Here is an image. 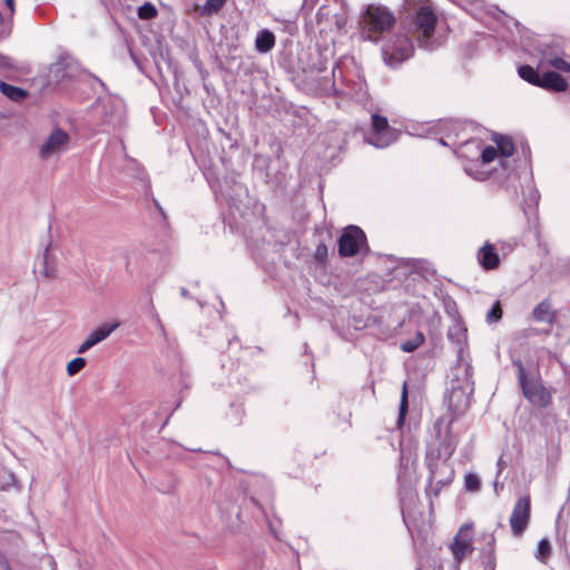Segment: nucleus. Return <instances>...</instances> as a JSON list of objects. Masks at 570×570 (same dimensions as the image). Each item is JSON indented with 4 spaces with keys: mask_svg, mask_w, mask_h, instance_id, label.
<instances>
[{
    "mask_svg": "<svg viewBox=\"0 0 570 570\" xmlns=\"http://www.w3.org/2000/svg\"><path fill=\"white\" fill-rule=\"evenodd\" d=\"M318 14L320 16H327L328 12L326 11V7H321L320 10H318Z\"/></svg>",
    "mask_w": 570,
    "mask_h": 570,
    "instance_id": "obj_38",
    "label": "nucleus"
},
{
    "mask_svg": "<svg viewBox=\"0 0 570 570\" xmlns=\"http://www.w3.org/2000/svg\"><path fill=\"white\" fill-rule=\"evenodd\" d=\"M433 429L438 441L436 458L448 460L455 451L458 439L452 434L450 422L444 417H439Z\"/></svg>",
    "mask_w": 570,
    "mask_h": 570,
    "instance_id": "obj_7",
    "label": "nucleus"
},
{
    "mask_svg": "<svg viewBox=\"0 0 570 570\" xmlns=\"http://www.w3.org/2000/svg\"><path fill=\"white\" fill-rule=\"evenodd\" d=\"M407 407H409V403H407V385H406V383H403L402 394H401V402H400V411H399V420H397L399 425L403 424V422L405 420V415L407 413Z\"/></svg>",
    "mask_w": 570,
    "mask_h": 570,
    "instance_id": "obj_22",
    "label": "nucleus"
},
{
    "mask_svg": "<svg viewBox=\"0 0 570 570\" xmlns=\"http://www.w3.org/2000/svg\"><path fill=\"white\" fill-rule=\"evenodd\" d=\"M86 366V360L83 357H76L67 364V373L69 376L76 375Z\"/></svg>",
    "mask_w": 570,
    "mask_h": 570,
    "instance_id": "obj_25",
    "label": "nucleus"
},
{
    "mask_svg": "<svg viewBox=\"0 0 570 570\" xmlns=\"http://www.w3.org/2000/svg\"><path fill=\"white\" fill-rule=\"evenodd\" d=\"M530 521V498L524 495L515 502L511 517L510 527L515 537H520L527 529Z\"/></svg>",
    "mask_w": 570,
    "mask_h": 570,
    "instance_id": "obj_10",
    "label": "nucleus"
},
{
    "mask_svg": "<svg viewBox=\"0 0 570 570\" xmlns=\"http://www.w3.org/2000/svg\"><path fill=\"white\" fill-rule=\"evenodd\" d=\"M550 554H551V543L548 539L543 538L539 541L534 556L539 561L546 562V560L550 557Z\"/></svg>",
    "mask_w": 570,
    "mask_h": 570,
    "instance_id": "obj_20",
    "label": "nucleus"
},
{
    "mask_svg": "<svg viewBox=\"0 0 570 570\" xmlns=\"http://www.w3.org/2000/svg\"><path fill=\"white\" fill-rule=\"evenodd\" d=\"M69 136L62 129H55L39 148V157L48 160L59 157L68 148Z\"/></svg>",
    "mask_w": 570,
    "mask_h": 570,
    "instance_id": "obj_8",
    "label": "nucleus"
},
{
    "mask_svg": "<svg viewBox=\"0 0 570 570\" xmlns=\"http://www.w3.org/2000/svg\"><path fill=\"white\" fill-rule=\"evenodd\" d=\"M512 363L517 367L519 384L524 397L537 407H547L550 405L551 393L543 385L542 380L540 377L529 379L521 360H513Z\"/></svg>",
    "mask_w": 570,
    "mask_h": 570,
    "instance_id": "obj_3",
    "label": "nucleus"
},
{
    "mask_svg": "<svg viewBox=\"0 0 570 570\" xmlns=\"http://www.w3.org/2000/svg\"><path fill=\"white\" fill-rule=\"evenodd\" d=\"M395 18L387 8L368 4L362 16V29L364 38L376 41L379 36L392 28Z\"/></svg>",
    "mask_w": 570,
    "mask_h": 570,
    "instance_id": "obj_2",
    "label": "nucleus"
},
{
    "mask_svg": "<svg viewBox=\"0 0 570 570\" xmlns=\"http://www.w3.org/2000/svg\"><path fill=\"white\" fill-rule=\"evenodd\" d=\"M532 317L537 322H546L552 324L556 318V313L551 308V304L548 301H542L532 312Z\"/></svg>",
    "mask_w": 570,
    "mask_h": 570,
    "instance_id": "obj_15",
    "label": "nucleus"
},
{
    "mask_svg": "<svg viewBox=\"0 0 570 570\" xmlns=\"http://www.w3.org/2000/svg\"><path fill=\"white\" fill-rule=\"evenodd\" d=\"M326 254H327V247L324 244H320L316 247V253H315L316 257L321 258V257L326 256Z\"/></svg>",
    "mask_w": 570,
    "mask_h": 570,
    "instance_id": "obj_34",
    "label": "nucleus"
},
{
    "mask_svg": "<svg viewBox=\"0 0 570 570\" xmlns=\"http://www.w3.org/2000/svg\"><path fill=\"white\" fill-rule=\"evenodd\" d=\"M424 341V336L422 333H417L415 338L412 341H406L402 343L401 348L404 352H413L416 350Z\"/></svg>",
    "mask_w": 570,
    "mask_h": 570,
    "instance_id": "obj_27",
    "label": "nucleus"
},
{
    "mask_svg": "<svg viewBox=\"0 0 570 570\" xmlns=\"http://www.w3.org/2000/svg\"><path fill=\"white\" fill-rule=\"evenodd\" d=\"M225 2L226 0H207L202 8V13L207 16L216 13L223 8Z\"/></svg>",
    "mask_w": 570,
    "mask_h": 570,
    "instance_id": "obj_23",
    "label": "nucleus"
},
{
    "mask_svg": "<svg viewBox=\"0 0 570 570\" xmlns=\"http://www.w3.org/2000/svg\"><path fill=\"white\" fill-rule=\"evenodd\" d=\"M6 4H7V7L9 8L10 13L12 14V13H13V11H14V8H13L14 0H6Z\"/></svg>",
    "mask_w": 570,
    "mask_h": 570,
    "instance_id": "obj_37",
    "label": "nucleus"
},
{
    "mask_svg": "<svg viewBox=\"0 0 570 570\" xmlns=\"http://www.w3.org/2000/svg\"><path fill=\"white\" fill-rule=\"evenodd\" d=\"M364 247H366V236L357 226L346 227L338 238V254L342 257L355 256Z\"/></svg>",
    "mask_w": 570,
    "mask_h": 570,
    "instance_id": "obj_6",
    "label": "nucleus"
},
{
    "mask_svg": "<svg viewBox=\"0 0 570 570\" xmlns=\"http://www.w3.org/2000/svg\"><path fill=\"white\" fill-rule=\"evenodd\" d=\"M58 244L49 240L46 245L43 253L38 257L37 267L40 276L47 281H52L58 274Z\"/></svg>",
    "mask_w": 570,
    "mask_h": 570,
    "instance_id": "obj_9",
    "label": "nucleus"
},
{
    "mask_svg": "<svg viewBox=\"0 0 570 570\" xmlns=\"http://www.w3.org/2000/svg\"><path fill=\"white\" fill-rule=\"evenodd\" d=\"M431 478L434 479L435 478V472L431 469Z\"/></svg>",
    "mask_w": 570,
    "mask_h": 570,
    "instance_id": "obj_41",
    "label": "nucleus"
},
{
    "mask_svg": "<svg viewBox=\"0 0 570 570\" xmlns=\"http://www.w3.org/2000/svg\"><path fill=\"white\" fill-rule=\"evenodd\" d=\"M436 16L429 6H423L416 11V26L421 36L428 41L434 33Z\"/></svg>",
    "mask_w": 570,
    "mask_h": 570,
    "instance_id": "obj_12",
    "label": "nucleus"
},
{
    "mask_svg": "<svg viewBox=\"0 0 570 570\" xmlns=\"http://www.w3.org/2000/svg\"><path fill=\"white\" fill-rule=\"evenodd\" d=\"M539 87L556 92H562L567 90L568 82L559 73L554 71H547L541 75Z\"/></svg>",
    "mask_w": 570,
    "mask_h": 570,
    "instance_id": "obj_13",
    "label": "nucleus"
},
{
    "mask_svg": "<svg viewBox=\"0 0 570 570\" xmlns=\"http://www.w3.org/2000/svg\"><path fill=\"white\" fill-rule=\"evenodd\" d=\"M547 63L557 70L570 72V63L559 57H547Z\"/></svg>",
    "mask_w": 570,
    "mask_h": 570,
    "instance_id": "obj_26",
    "label": "nucleus"
},
{
    "mask_svg": "<svg viewBox=\"0 0 570 570\" xmlns=\"http://www.w3.org/2000/svg\"><path fill=\"white\" fill-rule=\"evenodd\" d=\"M519 76L531 85L538 86L541 75L530 66H521L519 68Z\"/></svg>",
    "mask_w": 570,
    "mask_h": 570,
    "instance_id": "obj_19",
    "label": "nucleus"
},
{
    "mask_svg": "<svg viewBox=\"0 0 570 570\" xmlns=\"http://www.w3.org/2000/svg\"><path fill=\"white\" fill-rule=\"evenodd\" d=\"M502 316L500 304L497 303L487 314V321L490 323L498 322Z\"/></svg>",
    "mask_w": 570,
    "mask_h": 570,
    "instance_id": "obj_31",
    "label": "nucleus"
},
{
    "mask_svg": "<svg viewBox=\"0 0 570 570\" xmlns=\"http://www.w3.org/2000/svg\"><path fill=\"white\" fill-rule=\"evenodd\" d=\"M157 16V9L156 7L150 3L146 2L138 9V17L144 20L153 19Z\"/></svg>",
    "mask_w": 570,
    "mask_h": 570,
    "instance_id": "obj_24",
    "label": "nucleus"
},
{
    "mask_svg": "<svg viewBox=\"0 0 570 570\" xmlns=\"http://www.w3.org/2000/svg\"><path fill=\"white\" fill-rule=\"evenodd\" d=\"M464 484L466 490L474 492L480 489V479L476 474L469 473L464 476Z\"/></svg>",
    "mask_w": 570,
    "mask_h": 570,
    "instance_id": "obj_28",
    "label": "nucleus"
},
{
    "mask_svg": "<svg viewBox=\"0 0 570 570\" xmlns=\"http://www.w3.org/2000/svg\"><path fill=\"white\" fill-rule=\"evenodd\" d=\"M413 46L403 35L392 37L383 47L382 55L386 65L395 67L412 56Z\"/></svg>",
    "mask_w": 570,
    "mask_h": 570,
    "instance_id": "obj_4",
    "label": "nucleus"
},
{
    "mask_svg": "<svg viewBox=\"0 0 570 570\" xmlns=\"http://www.w3.org/2000/svg\"><path fill=\"white\" fill-rule=\"evenodd\" d=\"M0 91L13 101H20L27 96V92L23 89L3 81H0Z\"/></svg>",
    "mask_w": 570,
    "mask_h": 570,
    "instance_id": "obj_18",
    "label": "nucleus"
},
{
    "mask_svg": "<svg viewBox=\"0 0 570 570\" xmlns=\"http://www.w3.org/2000/svg\"><path fill=\"white\" fill-rule=\"evenodd\" d=\"M95 345L87 337L78 347L77 353L82 354L86 353L88 350L94 347Z\"/></svg>",
    "mask_w": 570,
    "mask_h": 570,
    "instance_id": "obj_33",
    "label": "nucleus"
},
{
    "mask_svg": "<svg viewBox=\"0 0 570 570\" xmlns=\"http://www.w3.org/2000/svg\"><path fill=\"white\" fill-rule=\"evenodd\" d=\"M478 259L484 269H494L500 263L499 255L494 247L489 243H485L479 249Z\"/></svg>",
    "mask_w": 570,
    "mask_h": 570,
    "instance_id": "obj_14",
    "label": "nucleus"
},
{
    "mask_svg": "<svg viewBox=\"0 0 570 570\" xmlns=\"http://www.w3.org/2000/svg\"><path fill=\"white\" fill-rule=\"evenodd\" d=\"M275 46V36L272 31L265 29L257 33L255 39V49L261 53H266Z\"/></svg>",
    "mask_w": 570,
    "mask_h": 570,
    "instance_id": "obj_16",
    "label": "nucleus"
},
{
    "mask_svg": "<svg viewBox=\"0 0 570 570\" xmlns=\"http://www.w3.org/2000/svg\"><path fill=\"white\" fill-rule=\"evenodd\" d=\"M453 375L449 393V407L454 414L461 415L469 409L474 391L472 368L469 364H459L453 368Z\"/></svg>",
    "mask_w": 570,
    "mask_h": 570,
    "instance_id": "obj_1",
    "label": "nucleus"
},
{
    "mask_svg": "<svg viewBox=\"0 0 570 570\" xmlns=\"http://www.w3.org/2000/svg\"><path fill=\"white\" fill-rule=\"evenodd\" d=\"M50 77L55 79L57 82L61 81L66 76L65 67L62 63H55L50 67Z\"/></svg>",
    "mask_w": 570,
    "mask_h": 570,
    "instance_id": "obj_29",
    "label": "nucleus"
},
{
    "mask_svg": "<svg viewBox=\"0 0 570 570\" xmlns=\"http://www.w3.org/2000/svg\"><path fill=\"white\" fill-rule=\"evenodd\" d=\"M497 157V149L492 146H488L483 149L481 154V159L483 164H489L493 161Z\"/></svg>",
    "mask_w": 570,
    "mask_h": 570,
    "instance_id": "obj_30",
    "label": "nucleus"
},
{
    "mask_svg": "<svg viewBox=\"0 0 570 570\" xmlns=\"http://www.w3.org/2000/svg\"><path fill=\"white\" fill-rule=\"evenodd\" d=\"M95 79L98 81V83H99L104 89H106V85H105V82H104V81H101V80H100L99 78H97V77H96Z\"/></svg>",
    "mask_w": 570,
    "mask_h": 570,
    "instance_id": "obj_39",
    "label": "nucleus"
},
{
    "mask_svg": "<svg viewBox=\"0 0 570 570\" xmlns=\"http://www.w3.org/2000/svg\"><path fill=\"white\" fill-rule=\"evenodd\" d=\"M0 564L3 568V570H12L9 561L6 558L0 559Z\"/></svg>",
    "mask_w": 570,
    "mask_h": 570,
    "instance_id": "obj_35",
    "label": "nucleus"
},
{
    "mask_svg": "<svg viewBox=\"0 0 570 570\" xmlns=\"http://www.w3.org/2000/svg\"><path fill=\"white\" fill-rule=\"evenodd\" d=\"M118 323L115 324H104L100 327L92 331L87 337L92 342L94 345L106 340L117 327Z\"/></svg>",
    "mask_w": 570,
    "mask_h": 570,
    "instance_id": "obj_17",
    "label": "nucleus"
},
{
    "mask_svg": "<svg viewBox=\"0 0 570 570\" xmlns=\"http://www.w3.org/2000/svg\"><path fill=\"white\" fill-rule=\"evenodd\" d=\"M11 21L10 19H4L2 13L0 12V35H6L10 31Z\"/></svg>",
    "mask_w": 570,
    "mask_h": 570,
    "instance_id": "obj_32",
    "label": "nucleus"
},
{
    "mask_svg": "<svg viewBox=\"0 0 570 570\" xmlns=\"http://www.w3.org/2000/svg\"><path fill=\"white\" fill-rule=\"evenodd\" d=\"M487 567H488L490 570H493V569H494V559H493V554H492V553H490V554H489V557H488Z\"/></svg>",
    "mask_w": 570,
    "mask_h": 570,
    "instance_id": "obj_36",
    "label": "nucleus"
},
{
    "mask_svg": "<svg viewBox=\"0 0 570 570\" xmlns=\"http://www.w3.org/2000/svg\"><path fill=\"white\" fill-rule=\"evenodd\" d=\"M469 531V528L462 527L455 535L454 542L450 546L453 557L458 562H461L473 550L472 537Z\"/></svg>",
    "mask_w": 570,
    "mask_h": 570,
    "instance_id": "obj_11",
    "label": "nucleus"
},
{
    "mask_svg": "<svg viewBox=\"0 0 570 570\" xmlns=\"http://www.w3.org/2000/svg\"><path fill=\"white\" fill-rule=\"evenodd\" d=\"M397 138L396 131L390 127L387 119L380 115H372V131L366 137V141L376 147L385 148Z\"/></svg>",
    "mask_w": 570,
    "mask_h": 570,
    "instance_id": "obj_5",
    "label": "nucleus"
},
{
    "mask_svg": "<svg viewBox=\"0 0 570 570\" xmlns=\"http://www.w3.org/2000/svg\"><path fill=\"white\" fill-rule=\"evenodd\" d=\"M181 295H183V296H188V292H187V289L183 288V289H181Z\"/></svg>",
    "mask_w": 570,
    "mask_h": 570,
    "instance_id": "obj_40",
    "label": "nucleus"
},
{
    "mask_svg": "<svg viewBox=\"0 0 570 570\" xmlns=\"http://www.w3.org/2000/svg\"><path fill=\"white\" fill-rule=\"evenodd\" d=\"M495 141L498 145V149L502 156H505V157L512 156V154L514 153V145L510 137L501 136Z\"/></svg>",
    "mask_w": 570,
    "mask_h": 570,
    "instance_id": "obj_21",
    "label": "nucleus"
}]
</instances>
